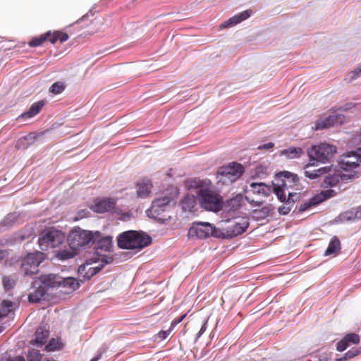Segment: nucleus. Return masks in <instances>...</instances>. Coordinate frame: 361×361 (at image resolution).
Returning <instances> with one entry per match:
<instances>
[{
	"instance_id": "obj_1",
	"label": "nucleus",
	"mask_w": 361,
	"mask_h": 361,
	"mask_svg": "<svg viewBox=\"0 0 361 361\" xmlns=\"http://www.w3.org/2000/svg\"><path fill=\"white\" fill-rule=\"evenodd\" d=\"M210 181L208 180L192 179L190 180V187L199 189L197 195L200 197V205L206 210L219 212L222 209V199L208 186Z\"/></svg>"
},
{
	"instance_id": "obj_2",
	"label": "nucleus",
	"mask_w": 361,
	"mask_h": 361,
	"mask_svg": "<svg viewBox=\"0 0 361 361\" xmlns=\"http://www.w3.org/2000/svg\"><path fill=\"white\" fill-rule=\"evenodd\" d=\"M281 183L274 186V192L281 202H294V197L297 196L296 190H299L298 177L289 172H285Z\"/></svg>"
},
{
	"instance_id": "obj_3",
	"label": "nucleus",
	"mask_w": 361,
	"mask_h": 361,
	"mask_svg": "<svg viewBox=\"0 0 361 361\" xmlns=\"http://www.w3.org/2000/svg\"><path fill=\"white\" fill-rule=\"evenodd\" d=\"M152 243L151 237L136 231H128L122 233L118 237L117 244L122 249L141 250Z\"/></svg>"
},
{
	"instance_id": "obj_4",
	"label": "nucleus",
	"mask_w": 361,
	"mask_h": 361,
	"mask_svg": "<svg viewBox=\"0 0 361 361\" xmlns=\"http://www.w3.org/2000/svg\"><path fill=\"white\" fill-rule=\"evenodd\" d=\"M100 237V232L83 230L80 227H75L68 235L67 240L69 247L72 250L78 251L80 249L94 244L96 240Z\"/></svg>"
},
{
	"instance_id": "obj_5",
	"label": "nucleus",
	"mask_w": 361,
	"mask_h": 361,
	"mask_svg": "<svg viewBox=\"0 0 361 361\" xmlns=\"http://www.w3.org/2000/svg\"><path fill=\"white\" fill-rule=\"evenodd\" d=\"M96 253L98 255L102 256L100 259H95L94 263H99L98 265L90 267L87 269V279H90L92 276L98 273L106 264H110L113 262V257L109 255H102V252H109L112 247V238L110 236L99 237L96 240Z\"/></svg>"
},
{
	"instance_id": "obj_6",
	"label": "nucleus",
	"mask_w": 361,
	"mask_h": 361,
	"mask_svg": "<svg viewBox=\"0 0 361 361\" xmlns=\"http://www.w3.org/2000/svg\"><path fill=\"white\" fill-rule=\"evenodd\" d=\"M64 233L54 228L44 229L39 234L38 243L42 250L55 249L59 247L64 243Z\"/></svg>"
},
{
	"instance_id": "obj_7",
	"label": "nucleus",
	"mask_w": 361,
	"mask_h": 361,
	"mask_svg": "<svg viewBox=\"0 0 361 361\" xmlns=\"http://www.w3.org/2000/svg\"><path fill=\"white\" fill-rule=\"evenodd\" d=\"M271 188L263 183H252L245 190V200L252 206H259L263 203L262 198L268 197Z\"/></svg>"
},
{
	"instance_id": "obj_8",
	"label": "nucleus",
	"mask_w": 361,
	"mask_h": 361,
	"mask_svg": "<svg viewBox=\"0 0 361 361\" xmlns=\"http://www.w3.org/2000/svg\"><path fill=\"white\" fill-rule=\"evenodd\" d=\"M336 153V147L327 143L312 146L307 151L310 160L326 163Z\"/></svg>"
},
{
	"instance_id": "obj_9",
	"label": "nucleus",
	"mask_w": 361,
	"mask_h": 361,
	"mask_svg": "<svg viewBox=\"0 0 361 361\" xmlns=\"http://www.w3.org/2000/svg\"><path fill=\"white\" fill-rule=\"evenodd\" d=\"M228 225L219 229V233L222 238H233L243 233L249 226L247 219H235L227 220Z\"/></svg>"
},
{
	"instance_id": "obj_10",
	"label": "nucleus",
	"mask_w": 361,
	"mask_h": 361,
	"mask_svg": "<svg viewBox=\"0 0 361 361\" xmlns=\"http://www.w3.org/2000/svg\"><path fill=\"white\" fill-rule=\"evenodd\" d=\"M210 235L217 238L221 237V235L219 233V229H216L209 223H194L188 232V237L192 239H204Z\"/></svg>"
},
{
	"instance_id": "obj_11",
	"label": "nucleus",
	"mask_w": 361,
	"mask_h": 361,
	"mask_svg": "<svg viewBox=\"0 0 361 361\" xmlns=\"http://www.w3.org/2000/svg\"><path fill=\"white\" fill-rule=\"evenodd\" d=\"M244 173L242 164L233 162L221 167L218 171L220 181L224 183H232L240 178Z\"/></svg>"
},
{
	"instance_id": "obj_12",
	"label": "nucleus",
	"mask_w": 361,
	"mask_h": 361,
	"mask_svg": "<svg viewBox=\"0 0 361 361\" xmlns=\"http://www.w3.org/2000/svg\"><path fill=\"white\" fill-rule=\"evenodd\" d=\"M44 260V254L40 252L29 253L23 259L21 271L25 275L32 276L38 272V267Z\"/></svg>"
},
{
	"instance_id": "obj_13",
	"label": "nucleus",
	"mask_w": 361,
	"mask_h": 361,
	"mask_svg": "<svg viewBox=\"0 0 361 361\" xmlns=\"http://www.w3.org/2000/svg\"><path fill=\"white\" fill-rule=\"evenodd\" d=\"M68 35L61 31H54L51 32L48 31L38 37H33L29 41L28 45L30 47L41 46L45 41L49 40L51 44H55L57 41L63 43L68 40Z\"/></svg>"
},
{
	"instance_id": "obj_14",
	"label": "nucleus",
	"mask_w": 361,
	"mask_h": 361,
	"mask_svg": "<svg viewBox=\"0 0 361 361\" xmlns=\"http://www.w3.org/2000/svg\"><path fill=\"white\" fill-rule=\"evenodd\" d=\"M361 163V147L355 151H351L342 154L338 164L340 168L344 171H352L357 168Z\"/></svg>"
},
{
	"instance_id": "obj_15",
	"label": "nucleus",
	"mask_w": 361,
	"mask_h": 361,
	"mask_svg": "<svg viewBox=\"0 0 361 361\" xmlns=\"http://www.w3.org/2000/svg\"><path fill=\"white\" fill-rule=\"evenodd\" d=\"M323 181V186L325 188L335 187L341 180L345 182L355 178V174H343L339 170L332 167L331 172L327 173Z\"/></svg>"
},
{
	"instance_id": "obj_16",
	"label": "nucleus",
	"mask_w": 361,
	"mask_h": 361,
	"mask_svg": "<svg viewBox=\"0 0 361 361\" xmlns=\"http://www.w3.org/2000/svg\"><path fill=\"white\" fill-rule=\"evenodd\" d=\"M344 122V116L341 114L331 115L326 118H320L314 124L315 130H323L334 126L336 124H342Z\"/></svg>"
},
{
	"instance_id": "obj_17",
	"label": "nucleus",
	"mask_w": 361,
	"mask_h": 361,
	"mask_svg": "<svg viewBox=\"0 0 361 361\" xmlns=\"http://www.w3.org/2000/svg\"><path fill=\"white\" fill-rule=\"evenodd\" d=\"M360 338L355 333L345 335L336 345V350L340 352L344 351L348 347L353 344H358Z\"/></svg>"
},
{
	"instance_id": "obj_18",
	"label": "nucleus",
	"mask_w": 361,
	"mask_h": 361,
	"mask_svg": "<svg viewBox=\"0 0 361 361\" xmlns=\"http://www.w3.org/2000/svg\"><path fill=\"white\" fill-rule=\"evenodd\" d=\"M252 11L250 10L244 11L237 15L230 18L228 20L225 21L220 25V28H226L234 26L242 21L247 19L251 16Z\"/></svg>"
},
{
	"instance_id": "obj_19",
	"label": "nucleus",
	"mask_w": 361,
	"mask_h": 361,
	"mask_svg": "<svg viewBox=\"0 0 361 361\" xmlns=\"http://www.w3.org/2000/svg\"><path fill=\"white\" fill-rule=\"evenodd\" d=\"M312 165L313 164H307V165H305V170L304 171L305 176L307 178H309L310 179L317 178L320 177L321 176H323L327 173L331 172V171H332V166L321 167L319 169H315L313 171L307 170V169Z\"/></svg>"
},
{
	"instance_id": "obj_20",
	"label": "nucleus",
	"mask_w": 361,
	"mask_h": 361,
	"mask_svg": "<svg viewBox=\"0 0 361 361\" xmlns=\"http://www.w3.org/2000/svg\"><path fill=\"white\" fill-rule=\"evenodd\" d=\"M115 206V202L111 199H104L94 204L93 210L97 213H104L112 209Z\"/></svg>"
},
{
	"instance_id": "obj_21",
	"label": "nucleus",
	"mask_w": 361,
	"mask_h": 361,
	"mask_svg": "<svg viewBox=\"0 0 361 361\" xmlns=\"http://www.w3.org/2000/svg\"><path fill=\"white\" fill-rule=\"evenodd\" d=\"M33 286L36 287V288L28 295V300L30 302H38L44 296L46 290L39 285L38 281H35Z\"/></svg>"
},
{
	"instance_id": "obj_22",
	"label": "nucleus",
	"mask_w": 361,
	"mask_h": 361,
	"mask_svg": "<svg viewBox=\"0 0 361 361\" xmlns=\"http://www.w3.org/2000/svg\"><path fill=\"white\" fill-rule=\"evenodd\" d=\"M49 336V329L45 326H39L35 333V339L32 342V343L37 344L39 346L44 345Z\"/></svg>"
},
{
	"instance_id": "obj_23",
	"label": "nucleus",
	"mask_w": 361,
	"mask_h": 361,
	"mask_svg": "<svg viewBox=\"0 0 361 361\" xmlns=\"http://www.w3.org/2000/svg\"><path fill=\"white\" fill-rule=\"evenodd\" d=\"M279 154L281 156H285L287 159H293L300 158L304 154V151L299 147H290L280 151Z\"/></svg>"
},
{
	"instance_id": "obj_24",
	"label": "nucleus",
	"mask_w": 361,
	"mask_h": 361,
	"mask_svg": "<svg viewBox=\"0 0 361 361\" xmlns=\"http://www.w3.org/2000/svg\"><path fill=\"white\" fill-rule=\"evenodd\" d=\"M59 276L53 274H49L41 277L40 286L43 287L44 290L49 287L59 286Z\"/></svg>"
},
{
	"instance_id": "obj_25",
	"label": "nucleus",
	"mask_w": 361,
	"mask_h": 361,
	"mask_svg": "<svg viewBox=\"0 0 361 361\" xmlns=\"http://www.w3.org/2000/svg\"><path fill=\"white\" fill-rule=\"evenodd\" d=\"M137 193L140 197L144 198L149 195L152 188V184L149 180H143L137 184Z\"/></svg>"
},
{
	"instance_id": "obj_26",
	"label": "nucleus",
	"mask_w": 361,
	"mask_h": 361,
	"mask_svg": "<svg viewBox=\"0 0 361 361\" xmlns=\"http://www.w3.org/2000/svg\"><path fill=\"white\" fill-rule=\"evenodd\" d=\"M44 105L43 101H38L32 104L27 111L21 114V118L26 119L35 116L40 112Z\"/></svg>"
},
{
	"instance_id": "obj_27",
	"label": "nucleus",
	"mask_w": 361,
	"mask_h": 361,
	"mask_svg": "<svg viewBox=\"0 0 361 361\" xmlns=\"http://www.w3.org/2000/svg\"><path fill=\"white\" fill-rule=\"evenodd\" d=\"M59 286L67 288L68 291H74L80 286L78 281L73 277L59 278Z\"/></svg>"
},
{
	"instance_id": "obj_28",
	"label": "nucleus",
	"mask_w": 361,
	"mask_h": 361,
	"mask_svg": "<svg viewBox=\"0 0 361 361\" xmlns=\"http://www.w3.org/2000/svg\"><path fill=\"white\" fill-rule=\"evenodd\" d=\"M340 250L341 242L336 236H334L331 238L329 246L325 251V255H337Z\"/></svg>"
},
{
	"instance_id": "obj_29",
	"label": "nucleus",
	"mask_w": 361,
	"mask_h": 361,
	"mask_svg": "<svg viewBox=\"0 0 361 361\" xmlns=\"http://www.w3.org/2000/svg\"><path fill=\"white\" fill-rule=\"evenodd\" d=\"M76 250L64 249L56 251L55 257L61 261L67 260L73 258L77 255Z\"/></svg>"
},
{
	"instance_id": "obj_30",
	"label": "nucleus",
	"mask_w": 361,
	"mask_h": 361,
	"mask_svg": "<svg viewBox=\"0 0 361 361\" xmlns=\"http://www.w3.org/2000/svg\"><path fill=\"white\" fill-rule=\"evenodd\" d=\"M274 208L271 205L265 206L259 209L253 210V214L257 219H265L273 213Z\"/></svg>"
},
{
	"instance_id": "obj_31",
	"label": "nucleus",
	"mask_w": 361,
	"mask_h": 361,
	"mask_svg": "<svg viewBox=\"0 0 361 361\" xmlns=\"http://www.w3.org/2000/svg\"><path fill=\"white\" fill-rule=\"evenodd\" d=\"M171 200V198L169 197H164L155 200L153 201L151 206V212L154 213L156 209H159V207L164 208L165 206H167L170 203Z\"/></svg>"
},
{
	"instance_id": "obj_32",
	"label": "nucleus",
	"mask_w": 361,
	"mask_h": 361,
	"mask_svg": "<svg viewBox=\"0 0 361 361\" xmlns=\"http://www.w3.org/2000/svg\"><path fill=\"white\" fill-rule=\"evenodd\" d=\"M195 205V198L194 196L187 195L181 201L182 209L185 211H191Z\"/></svg>"
},
{
	"instance_id": "obj_33",
	"label": "nucleus",
	"mask_w": 361,
	"mask_h": 361,
	"mask_svg": "<svg viewBox=\"0 0 361 361\" xmlns=\"http://www.w3.org/2000/svg\"><path fill=\"white\" fill-rule=\"evenodd\" d=\"M13 307V302L8 300H4L0 307V318L6 316L11 312Z\"/></svg>"
},
{
	"instance_id": "obj_34",
	"label": "nucleus",
	"mask_w": 361,
	"mask_h": 361,
	"mask_svg": "<svg viewBox=\"0 0 361 361\" xmlns=\"http://www.w3.org/2000/svg\"><path fill=\"white\" fill-rule=\"evenodd\" d=\"M336 195V192L332 189H329L322 191L319 195H316L318 197V200L320 202L326 200L328 198L334 197Z\"/></svg>"
},
{
	"instance_id": "obj_35",
	"label": "nucleus",
	"mask_w": 361,
	"mask_h": 361,
	"mask_svg": "<svg viewBox=\"0 0 361 361\" xmlns=\"http://www.w3.org/2000/svg\"><path fill=\"white\" fill-rule=\"evenodd\" d=\"M319 204V202L318 200V197L317 196H314L312 199H310L309 201L304 202L300 206L299 211L300 212H305L310 209L312 206H315L317 204Z\"/></svg>"
},
{
	"instance_id": "obj_36",
	"label": "nucleus",
	"mask_w": 361,
	"mask_h": 361,
	"mask_svg": "<svg viewBox=\"0 0 361 361\" xmlns=\"http://www.w3.org/2000/svg\"><path fill=\"white\" fill-rule=\"evenodd\" d=\"M27 358L28 361H40L42 360V355L39 350L31 349L28 350Z\"/></svg>"
},
{
	"instance_id": "obj_37",
	"label": "nucleus",
	"mask_w": 361,
	"mask_h": 361,
	"mask_svg": "<svg viewBox=\"0 0 361 361\" xmlns=\"http://www.w3.org/2000/svg\"><path fill=\"white\" fill-rule=\"evenodd\" d=\"M360 350L357 349L352 348L346 352L342 357L336 359L335 361H345L348 359H351L360 354Z\"/></svg>"
},
{
	"instance_id": "obj_38",
	"label": "nucleus",
	"mask_w": 361,
	"mask_h": 361,
	"mask_svg": "<svg viewBox=\"0 0 361 361\" xmlns=\"http://www.w3.org/2000/svg\"><path fill=\"white\" fill-rule=\"evenodd\" d=\"M61 343L59 339L51 338L49 343L46 345V349L48 351H54L60 349Z\"/></svg>"
},
{
	"instance_id": "obj_39",
	"label": "nucleus",
	"mask_w": 361,
	"mask_h": 361,
	"mask_svg": "<svg viewBox=\"0 0 361 361\" xmlns=\"http://www.w3.org/2000/svg\"><path fill=\"white\" fill-rule=\"evenodd\" d=\"M164 209L161 208V207H159L158 209H156V212H151V207L147 211V213L149 216L158 219V220H163L165 218V216L161 215V213L164 212Z\"/></svg>"
},
{
	"instance_id": "obj_40",
	"label": "nucleus",
	"mask_w": 361,
	"mask_h": 361,
	"mask_svg": "<svg viewBox=\"0 0 361 361\" xmlns=\"http://www.w3.org/2000/svg\"><path fill=\"white\" fill-rule=\"evenodd\" d=\"M65 89V85L62 82H56L50 87L49 90L53 94H57L61 93Z\"/></svg>"
},
{
	"instance_id": "obj_41",
	"label": "nucleus",
	"mask_w": 361,
	"mask_h": 361,
	"mask_svg": "<svg viewBox=\"0 0 361 361\" xmlns=\"http://www.w3.org/2000/svg\"><path fill=\"white\" fill-rule=\"evenodd\" d=\"M3 285L6 290H8L13 288L15 285V281L10 276L3 277Z\"/></svg>"
},
{
	"instance_id": "obj_42",
	"label": "nucleus",
	"mask_w": 361,
	"mask_h": 361,
	"mask_svg": "<svg viewBox=\"0 0 361 361\" xmlns=\"http://www.w3.org/2000/svg\"><path fill=\"white\" fill-rule=\"evenodd\" d=\"M171 329H171V328H170V329H169V330H167V331H164V330L160 331L157 334V336H158V338H160L161 340H164V339H166V338L169 336V334H170V332H171Z\"/></svg>"
},
{
	"instance_id": "obj_43",
	"label": "nucleus",
	"mask_w": 361,
	"mask_h": 361,
	"mask_svg": "<svg viewBox=\"0 0 361 361\" xmlns=\"http://www.w3.org/2000/svg\"><path fill=\"white\" fill-rule=\"evenodd\" d=\"M350 74H351V76H350L351 80H354L356 78H357L358 76L361 75V66L357 68L355 70L352 71L350 73Z\"/></svg>"
},
{
	"instance_id": "obj_44",
	"label": "nucleus",
	"mask_w": 361,
	"mask_h": 361,
	"mask_svg": "<svg viewBox=\"0 0 361 361\" xmlns=\"http://www.w3.org/2000/svg\"><path fill=\"white\" fill-rule=\"evenodd\" d=\"M274 147V143L268 142L267 144H264V145L258 146L257 149L259 150H263V149H270Z\"/></svg>"
},
{
	"instance_id": "obj_45",
	"label": "nucleus",
	"mask_w": 361,
	"mask_h": 361,
	"mask_svg": "<svg viewBox=\"0 0 361 361\" xmlns=\"http://www.w3.org/2000/svg\"><path fill=\"white\" fill-rule=\"evenodd\" d=\"M92 259H88V260L86 262L85 264H84V265H82V266H80V267H79V272L82 273V271H85V270H86V269H87L90 265H91V264H92Z\"/></svg>"
},
{
	"instance_id": "obj_46",
	"label": "nucleus",
	"mask_w": 361,
	"mask_h": 361,
	"mask_svg": "<svg viewBox=\"0 0 361 361\" xmlns=\"http://www.w3.org/2000/svg\"><path fill=\"white\" fill-rule=\"evenodd\" d=\"M290 211V209L289 207H280L279 208V212L281 214H283V215L287 214Z\"/></svg>"
},
{
	"instance_id": "obj_47",
	"label": "nucleus",
	"mask_w": 361,
	"mask_h": 361,
	"mask_svg": "<svg viewBox=\"0 0 361 361\" xmlns=\"http://www.w3.org/2000/svg\"><path fill=\"white\" fill-rule=\"evenodd\" d=\"M207 329V322H205L201 326L200 331L197 334V337H200L201 335L206 331Z\"/></svg>"
},
{
	"instance_id": "obj_48",
	"label": "nucleus",
	"mask_w": 361,
	"mask_h": 361,
	"mask_svg": "<svg viewBox=\"0 0 361 361\" xmlns=\"http://www.w3.org/2000/svg\"><path fill=\"white\" fill-rule=\"evenodd\" d=\"M8 361H25L24 357L18 355L16 357H14L12 359H10Z\"/></svg>"
},
{
	"instance_id": "obj_49",
	"label": "nucleus",
	"mask_w": 361,
	"mask_h": 361,
	"mask_svg": "<svg viewBox=\"0 0 361 361\" xmlns=\"http://www.w3.org/2000/svg\"><path fill=\"white\" fill-rule=\"evenodd\" d=\"M185 317V315L180 317L177 321H173L172 323H171V329H173V327L177 324L178 323H180V322H182V320L183 319V318Z\"/></svg>"
},
{
	"instance_id": "obj_50",
	"label": "nucleus",
	"mask_w": 361,
	"mask_h": 361,
	"mask_svg": "<svg viewBox=\"0 0 361 361\" xmlns=\"http://www.w3.org/2000/svg\"><path fill=\"white\" fill-rule=\"evenodd\" d=\"M355 218L361 219V208L356 210L355 213Z\"/></svg>"
},
{
	"instance_id": "obj_51",
	"label": "nucleus",
	"mask_w": 361,
	"mask_h": 361,
	"mask_svg": "<svg viewBox=\"0 0 361 361\" xmlns=\"http://www.w3.org/2000/svg\"><path fill=\"white\" fill-rule=\"evenodd\" d=\"M6 255V252L0 250V260L3 259Z\"/></svg>"
},
{
	"instance_id": "obj_52",
	"label": "nucleus",
	"mask_w": 361,
	"mask_h": 361,
	"mask_svg": "<svg viewBox=\"0 0 361 361\" xmlns=\"http://www.w3.org/2000/svg\"><path fill=\"white\" fill-rule=\"evenodd\" d=\"M101 358V354L97 355L93 357L90 361H98Z\"/></svg>"
},
{
	"instance_id": "obj_53",
	"label": "nucleus",
	"mask_w": 361,
	"mask_h": 361,
	"mask_svg": "<svg viewBox=\"0 0 361 361\" xmlns=\"http://www.w3.org/2000/svg\"><path fill=\"white\" fill-rule=\"evenodd\" d=\"M351 106H353L351 104H348L343 108V110L347 111L350 109Z\"/></svg>"
},
{
	"instance_id": "obj_54",
	"label": "nucleus",
	"mask_w": 361,
	"mask_h": 361,
	"mask_svg": "<svg viewBox=\"0 0 361 361\" xmlns=\"http://www.w3.org/2000/svg\"><path fill=\"white\" fill-rule=\"evenodd\" d=\"M43 361H55V360H49V359H46V360H43Z\"/></svg>"
}]
</instances>
